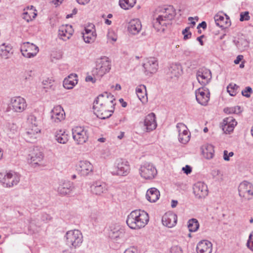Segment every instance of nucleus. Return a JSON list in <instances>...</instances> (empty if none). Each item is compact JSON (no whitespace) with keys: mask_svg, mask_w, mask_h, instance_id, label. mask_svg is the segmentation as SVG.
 I'll use <instances>...</instances> for the list:
<instances>
[{"mask_svg":"<svg viewBox=\"0 0 253 253\" xmlns=\"http://www.w3.org/2000/svg\"><path fill=\"white\" fill-rule=\"evenodd\" d=\"M114 96L110 93L105 92L99 94L93 102L94 113L101 119L109 118L114 110Z\"/></svg>","mask_w":253,"mask_h":253,"instance_id":"1","label":"nucleus"},{"mask_svg":"<svg viewBox=\"0 0 253 253\" xmlns=\"http://www.w3.org/2000/svg\"><path fill=\"white\" fill-rule=\"evenodd\" d=\"M175 11L172 6L162 8L160 14L154 19L153 24L157 32H164L166 28L171 24V21L175 15Z\"/></svg>","mask_w":253,"mask_h":253,"instance_id":"2","label":"nucleus"},{"mask_svg":"<svg viewBox=\"0 0 253 253\" xmlns=\"http://www.w3.org/2000/svg\"><path fill=\"white\" fill-rule=\"evenodd\" d=\"M148 214L144 211L134 210L127 217L126 220L127 226L132 229H138L144 227L149 221Z\"/></svg>","mask_w":253,"mask_h":253,"instance_id":"3","label":"nucleus"},{"mask_svg":"<svg viewBox=\"0 0 253 253\" xmlns=\"http://www.w3.org/2000/svg\"><path fill=\"white\" fill-rule=\"evenodd\" d=\"M110 69V61L108 57L104 56L97 60L96 67L92 70V73L94 76L101 78Z\"/></svg>","mask_w":253,"mask_h":253,"instance_id":"4","label":"nucleus"},{"mask_svg":"<svg viewBox=\"0 0 253 253\" xmlns=\"http://www.w3.org/2000/svg\"><path fill=\"white\" fill-rule=\"evenodd\" d=\"M114 167V169L111 172L113 175L126 176L130 170L128 162L121 158L116 160Z\"/></svg>","mask_w":253,"mask_h":253,"instance_id":"5","label":"nucleus"},{"mask_svg":"<svg viewBox=\"0 0 253 253\" xmlns=\"http://www.w3.org/2000/svg\"><path fill=\"white\" fill-rule=\"evenodd\" d=\"M66 236L67 244L70 248H77L81 246L83 243L82 233L78 230L68 231Z\"/></svg>","mask_w":253,"mask_h":253,"instance_id":"6","label":"nucleus"},{"mask_svg":"<svg viewBox=\"0 0 253 253\" xmlns=\"http://www.w3.org/2000/svg\"><path fill=\"white\" fill-rule=\"evenodd\" d=\"M20 176L15 172L0 173V182L4 187H11L17 185Z\"/></svg>","mask_w":253,"mask_h":253,"instance_id":"7","label":"nucleus"},{"mask_svg":"<svg viewBox=\"0 0 253 253\" xmlns=\"http://www.w3.org/2000/svg\"><path fill=\"white\" fill-rule=\"evenodd\" d=\"M26 100L21 96H15L11 98L8 108L14 113H22L27 108Z\"/></svg>","mask_w":253,"mask_h":253,"instance_id":"8","label":"nucleus"},{"mask_svg":"<svg viewBox=\"0 0 253 253\" xmlns=\"http://www.w3.org/2000/svg\"><path fill=\"white\" fill-rule=\"evenodd\" d=\"M139 173L141 176L145 179H152L157 174L155 167L150 163L145 162L140 167Z\"/></svg>","mask_w":253,"mask_h":253,"instance_id":"9","label":"nucleus"},{"mask_svg":"<svg viewBox=\"0 0 253 253\" xmlns=\"http://www.w3.org/2000/svg\"><path fill=\"white\" fill-rule=\"evenodd\" d=\"M239 196L245 200L253 198V185L251 183L244 181L238 187Z\"/></svg>","mask_w":253,"mask_h":253,"instance_id":"10","label":"nucleus"},{"mask_svg":"<svg viewBox=\"0 0 253 253\" xmlns=\"http://www.w3.org/2000/svg\"><path fill=\"white\" fill-rule=\"evenodd\" d=\"M20 51L24 57L31 58L36 56L39 49L38 46L34 43L25 42L21 45Z\"/></svg>","mask_w":253,"mask_h":253,"instance_id":"11","label":"nucleus"},{"mask_svg":"<svg viewBox=\"0 0 253 253\" xmlns=\"http://www.w3.org/2000/svg\"><path fill=\"white\" fill-rule=\"evenodd\" d=\"M73 137L78 144H83L87 139V131L83 127L76 126L72 129Z\"/></svg>","mask_w":253,"mask_h":253,"instance_id":"12","label":"nucleus"},{"mask_svg":"<svg viewBox=\"0 0 253 253\" xmlns=\"http://www.w3.org/2000/svg\"><path fill=\"white\" fill-rule=\"evenodd\" d=\"M197 101L202 105L206 106L210 100V93L208 89L201 87L195 91Z\"/></svg>","mask_w":253,"mask_h":253,"instance_id":"13","label":"nucleus"},{"mask_svg":"<svg viewBox=\"0 0 253 253\" xmlns=\"http://www.w3.org/2000/svg\"><path fill=\"white\" fill-rule=\"evenodd\" d=\"M109 237L115 242H118L125 234V231L119 225H112L109 227Z\"/></svg>","mask_w":253,"mask_h":253,"instance_id":"14","label":"nucleus"},{"mask_svg":"<svg viewBox=\"0 0 253 253\" xmlns=\"http://www.w3.org/2000/svg\"><path fill=\"white\" fill-rule=\"evenodd\" d=\"M143 66L146 75L154 74L157 72L158 68V61L154 57H150L146 59Z\"/></svg>","mask_w":253,"mask_h":253,"instance_id":"15","label":"nucleus"},{"mask_svg":"<svg viewBox=\"0 0 253 253\" xmlns=\"http://www.w3.org/2000/svg\"><path fill=\"white\" fill-rule=\"evenodd\" d=\"M193 189L194 195L198 199L205 198L208 195V187L204 182H198L196 183L193 186Z\"/></svg>","mask_w":253,"mask_h":253,"instance_id":"16","label":"nucleus"},{"mask_svg":"<svg viewBox=\"0 0 253 253\" xmlns=\"http://www.w3.org/2000/svg\"><path fill=\"white\" fill-rule=\"evenodd\" d=\"M142 124L144 126V130L147 132L155 129L157 127L155 114L153 113L148 114L146 116Z\"/></svg>","mask_w":253,"mask_h":253,"instance_id":"17","label":"nucleus"},{"mask_svg":"<svg viewBox=\"0 0 253 253\" xmlns=\"http://www.w3.org/2000/svg\"><path fill=\"white\" fill-rule=\"evenodd\" d=\"M50 114L51 120L53 122L58 123L65 119V113L62 107L60 105L54 107Z\"/></svg>","mask_w":253,"mask_h":253,"instance_id":"18","label":"nucleus"},{"mask_svg":"<svg viewBox=\"0 0 253 253\" xmlns=\"http://www.w3.org/2000/svg\"><path fill=\"white\" fill-rule=\"evenodd\" d=\"M177 215L172 212H167L162 217L163 224L169 228L174 226L177 222Z\"/></svg>","mask_w":253,"mask_h":253,"instance_id":"19","label":"nucleus"},{"mask_svg":"<svg viewBox=\"0 0 253 253\" xmlns=\"http://www.w3.org/2000/svg\"><path fill=\"white\" fill-rule=\"evenodd\" d=\"M237 124V123L233 117H227L223 121L222 125V130L225 133H229L234 130Z\"/></svg>","mask_w":253,"mask_h":253,"instance_id":"20","label":"nucleus"},{"mask_svg":"<svg viewBox=\"0 0 253 253\" xmlns=\"http://www.w3.org/2000/svg\"><path fill=\"white\" fill-rule=\"evenodd\" d=\"M90 188L91 192L96 195H100L107 190L106 184L101 181L93 182Z\"/></svg>","mask_w":253,"mask_h":253,"instance_id":"21","label":"nucleus"},{"mask_svg":"<svg viewBox=\"0 0 253 253\" xmlns=\"http://www.w3.org/2000/svg\"><path fill=\"white\" fill-rule=\"evenodd\" d=\"M212 245L208 240H202L199 242L196 247L197 253H211Z\"/></svg>","mask_w":253,"mask_h":253,"instance_id":"22","label":"nucleus"},{"mask_svg":"<svg viewBox=\"0 0 253 253\" xmlns=\"http://www.w3.org/2000/svg\"><path fill=\"white\" fill-rule=\"evenodd\" d=\"M78 170L82 175L86 176L92 172L93 166L89 162L82 161L79 163Z\"/></svg>","mask_w":253,"mask_h":253,"instance_id":"23","label":"nucleus"},{"mask_svg":"<svg viewBox=\"0 0 253 253\" xmlns=\"http://www.w3.org/2000/svg\"><path fill=\"white\" fill-rule=\"evenodd\" d=\"M73 188L72 183L68 181H64L59 183L57 188V191L59 194L65 196L69 194L72 191Z\"/></svg>","mask_w":253,"mask_h":253,"instance_id":"24","label":"nucleus"},{"mask_svg":"<svg viewBox=\"0 0 253 253\" xmlns=\"http://www.w3.org/2000/svg\"><path fill=\"white\" fill-rule=\"evenodd\" d=\"M43 158L42 153L40 151L38 148L34 149L33 151L29 155L30 163L34 165H38Z\"/></svg>","mask_w":253,"mask_h":253,"instance_id":"25","label":"nucleus"},{"mask_svg":"<svg viewBox=\"0 0 253 253\" xmlns=\"http://www.w3.org/2000/svg\"><path fill=\"white\" fill-rule=\"evenodd\" d=\"M181 71V67L179 65L172 64L167 72V77L171 79H176L180 75Z\"/></svg>","mask_w":253,"mask_h":253,"instance_id":"26","label":"nucleus"},{"mask_svg":"<svg viewBox=\"0 0 253 253\" xmlns=\"http://www.w3.org/2000/svg\"><path fill=\"white\" fill-rule=\"evenodd\" d=\"M40 127L34 126V128H32L29 127L24 134L25 140L31 143L34 142L37 138L38 133L40 132Z\"/></svg>","mask_w":253,"mask_h":253,"instance_id":"27","label":"nucleus"},{"mask_svg":"<svg viewBox=\"0 0 253 253\" xmlns=\"http://www.w3.org/2000/svg\"><path fill=\"white\" fill-rule=\"evenodd\" d=\"M142 25L141 22L138 19L131 20L128 23V31L132 35H136L141 30Z\"/></svg>","mask_w":253,"mask_h":253,"instance_id":"28","label":"nucleus"},{"mask_svg":"<svg viewBox=\"0 0 253 253\" xmlns=\"http://www.w3.org/2000/svg\"><path fill=\"white\" fill-rule=\"evenodd\" d=\"M211 78V73L209 70L204 72L198 71L197 73V79L199 83L203 85L208 84Z\"/></svg>","mask_w":253,"mask_h":253,"instance_id":"29","label":"nucleus"},{"mask_svg":"<svg viewBox=\"0 0 253 253\" xmlns=\"http://www.w3.org/2000/svg\"><path fill=\"white\" fill-rule=\"evenodd\" d=\"M176 127L182 129V132H180V134L178 135L179 141L183 144L188 142L189 140V134L187 130L186 126L183 123H178L176 125Z\"/></svg>","mask_w":253,"mask_h":253,"instance_id":"30","label":"nucleus"},{"mask_svg":"<svg viewBox=\"0 0 253 253\" xmlns=\"http://www.w3.org/2000/svg\"><path fill=\"white\" fill-rule=\"evenodd\" d=\"M226 17L220 15H216L214 16V20L216 25L222 28L225 29L228 28L231 25V22L229 18L225 15Z\"/></svg>","mask_w":253,"mask_h":253,"instance_id":"31","label":"nucleus"},{"mask_svg":"<svg viewBox=\"0 0 253 253\" xmlns=\"http://www.w3.org/2000/svg\"><path fill=\"white\" fill-rule=\"evenodd\" d=\"M71 26H62L60 27L58 31V36L63 41H66L69 39L72 33Z\"/></svg>","mask_w":253,"mask_h":253,"instance_id":"32","label":"nucleus"},{"mask_svg":"<svg viewBox=\"0 0 253 253\" xmlns=\"http://www.w3.org/2000/svg\"><path fill=\"white\" fill-rule=\"evenodd\" d=\"M136 93L139 99L143 104L148 101V98L145 85L141 84L136 88Z\"/></svg>","mask_w":253,"mask_h":253,"instance_id":"33","label":"nucleus"},{"mask_svg":"<svg viewBox=\"0 0 253 253\" xmlns=\"http://www.w3.org/2000/svg\"><path fill=\"white\" fill-rule=\"evenodd\" d=\"M160 195L159 191L156 188L153 187L147 190L146 197L149 202L154 203L159 199Z\"/></svg>","mask_w":253,"mask_h":253,"instance_id":"34","label":"nucleus"},{"mask_svg":"<svg viewBox=\"0 0 253 253\" xmlns=\"http://www.w3.org/2000/svg\"><path fill=\"white\" fill-rule=\"evenodd\" d=\"M77 76L76 74H71L63 81V86L66 89H72L77 84Z\"/></svg>","mask_w":253,"mask_h":253,"instance_id":"35","label":"nucleus"},{"mask_svg":"<svg viewBox=\"0 0 253 253\" xmlns=\"http://www.w3.org/2000/svg\"><path fill=\"white\" fill-rule=\"evenodd\" d=\"M203 156L207 159H212L214 156V148L211 144H206L201 147Z\"/></svg>","mask_w":253,"mask_h":253,"instance_id":"36","label":"nucleus"},{"mask_svg":"<svg viewBox=\"0 0 253 253\" xmlns=\"http://www.w3.org/2000/svg\"><path fill=\"white\" fill-rule=\"evenodd\" d=\"M12 54V48L10 46L5 45V43L0 46V55L2 58L8 59Z\"/></svg>","mask_w":253,"mask_h":253,"instance_id":"37","label":"nucleus"},{"mask_svg":"<svg viewBox=\"0 0 253 253\" xmlns=\"http://www.w3.org/2000/svg\"><path fill=\"white\" fill-rule=\"evenodd\" d=\"M55 137L58 142L61 144H65L68 141V135L64 130H59L57 131Z\"/></svg>","mask_w":253,"mask_h":253,"instance_id":"38","label":"nucleus"},{"mask_svg":"<svg viewBox=\"0 0 253 253\" xmlns=\"http://www.w3.org/2000/svg\"><path fill=\"white\" fill-rule=\"evenodd\" d=\"M34 8V6L31 5L29 11H24L23 13V18L28 22L35 18L37 15V13L35 12L36 10Z\"/></svg>","mask_w":253,"mask_h":253,"instance_id":"39","label":"nucleus"},{"mask_svg":"<svg viewBox=\"0 0 253 253\" xmlns=\"http://www.w3.org/2000/svg\"><path fill=\"white\" fill-rule=\"evenodd\" d=\"M136 0H120V6L124 9H128L134 6Z\"/></svg>","mask_w":253,"mask_h":253,"instance_id":"40","label":"nucleus"},{"mask_svg":"<svg viewBox=\"0 0 253 253\" xmlns=\"http://www.w3.org/2000/svg\"><path fill=\"white\" fill-rule=\"evenodd\" d=\"M188 227L190 232L196 231L199 227L198 220L195 218L190 219L188 222Z\"/></svg>","mask_w":253,"mask_h":253,"instance_id":"41","label":"nucleus"},{"mask_svg":"<svg viewBox=\"0 0 253 253\" xmlns=\"http://www.w3.org/2000/svg\"><path fill=\"white\" fill-rule=\"evenodd\" d=\"M249 46V42L247 40L241 38L239 39L237 43V46L241 51L246 50Z\"/></svg>","mask_w":253,"mask_h":253,"instance_id":"42","label":"nucleus"},{"mask_svg":"<svg viewBox=\"0 0 253 253\" xmlns=\"http://www.w3.org/2000/svg\"><path fill=\"white\" fill-rule=\"evenodd\" d=\"M27 120L28 123L29 124V127L32 128H34V126L39 127L40 121L37 119V118L34 115H30Z\"/></svg>","mask_w":253,"mask_h":253,"instance_id":"43","label":"nucleus"},{"mask_svg":"<svg viewBox=\"0 0 253 253\" xmlns=\"http://www.w3.org/2000/svg\"><path fill=\"white\" fill-rule=\"evenodd\" d=\"M239 88V86L235 84H230L227 87V91L231 96H235Z\"/></svg>","mask_w":253,"mask_h":253,"instance_id":"44","label":"nucleus"},{"mask_svg":"<svg viewBox=\"0 0 253 253\" xmlns=\"http://www.w3.org/2000/svg\"><path fill=\"white\" fill-rule=\"evenodd\" d=\"M83 37L84 41L86 43L92 42L95 39L96 34L93 33H88V34H83Z\"/></svg>","mask_w":253,"mask_h":253,"instance_id":"45","label":"nucleus"},{"mask_svg":"<svg viewBox=\"0 0 253 253\" xmlns=\"http://www.w3.org/2000/svg\"><path fill=\"white\" fill-rule=\"evenodd\" d=\"M54 82V81L52 79L47 78L45 80H43L42 83L43 85L44 88H49L51 87L52 86V84Z\"/></svg>","mask_w":253,"mask_h":253,"instance_id":"46","label":"nucleus"},{"mask_svg":"<svg viewBox=\"0 0 253 253\" xmlns=\"http://www.w3.org/2000/svg\"><path fill=\"white\" fill-rule=\"evenodd\" d=\"M190 28V27H187L182 32V33L184 36L183 39L184 40L189 39L191 37L192 34L189 32Z\"/></svg>","mask_w":253,"mask_h":253,"instance_id":"47","label":"nucleus"},{"mask_svg":"<svg viewBox=\"0 0 253 253\" xmlns=\"http://www.w3.org/2000/svg\"><path fill=\"white\" fill-rule=\"evenodd\" d=\"M247 247L253 251V232L250 235L247 243Z\"/></svg>","mask_w":253,"mask_h":253,"instance_id":"48","label":"nucleus"},{"mask_svg":"<svg viewBox=\"0 0 253 253\" xmlns=\"http://www.w3.org/2000/svg\"><path fill=\"white\" fill-rule=\"evenodd\" d=\"M250 19L249 12L248 11L242 12L240 13V20L241 21H247Z\"/></svg>","mask_w":253,"mask_h":253,"instance_id":"49","label":"nucleus"},{"mask_svg":"<svg viewBox=\"0 0 253 253\" xmlns=\"http://www.w3.org/2000/svg\"><path fill=\"white\" fill-rule=\"evenodd\" d=\"M89 217L92 221L97 222L99 218V214L96 211H92L91 212Z\"/></svg>","mask_w":253,"mask_h":253,"instance_id":"50","label":"nucleus"},{"mask_svg":"<svg viewBox=\"0 0 253 253\" xmlns=\"http://www.w3.org/2000/svg\"><path fill=\"white\" fill-rule=\"evenodd\" d=\"M252 92V88L250 86H247L245 88V89L242 91V95L249 97L250 96L251 93Z\"/></svg>","mask_w":253,"mask_h":253,"instance_id":"51","label":"nucleus"},{"mask_svg":"<svg viewBox=\"0 0 253 253\" xmlns=\"http://www.w3.org/2000/svg\"><path fill=\"white\" fill-rule=\"evenodd\" d=\"M171 253H183L182 250L180 246H173L170 249Z\"/></svg>","mask_w":253,"mask_h":253,"instance_id":"52","label":"nucleus"},{"mask_svg":"<svg viewBox=\"0 0 253 253\" xmlns=\"http://www.w3.org/2000/svg\"><path fill=\"white\" fill-rule=\"evenodd\" d=\"M52 219L51 216L46 213H44L42 215L41 219L44 222H47Z\"/></svg>","mask_w":253,"mask_h":253,"instance_id":"53","label":"nucleus"},{"mask_svg":"<svg viewBox=\"0 0 253 253\" xmlns=\"http://www.w3.org/2000/svg\"><path fill=\"white\" fill-rule=\"evenodd\" d=\"M94 25L93 24H91V25L89 26L88 27H86L84 29V33H83V34H88V33H95V29H94Z\"/></svg>","mask_w":253,"mask_h":253,"instance_id":"54","label":"nucleus"},{"mask_svg":"<svg viewBox=\"0 0 253 253\" xmlns=\"http://www.w3.org/2000/svg\"><path fill=\"white\" fill-rule=\"evenodd\" d=\"M124 253H138V251L134 247H131L126 250Z\"/></svg>","mask_w":253,"mask_h":253,"instance_id":"55","label":"nucleus"},{"mask_svg":"<svg viewBox=\"0 0 253 253\" xmlns=\"http://www.w3.org/2000/svg\"><path fill=\"white\" fill-rule=\"evenodd\" d=\"M236 108L234 107H227L224 109V112L226 114H232L236 112Z\"/></svg>","mask_w":253,"mask_h":253,"instance_id":"56","label":"nucleus"},{"mask_svg":"<svg viewBox=\"0 0 253 253\" xmlns=\"http://www.w3.org/2000/svg\"><path fill=\"white\" fill-rule=\"evenodd\" d=\"M182 170L184 171L185 173L186 174H188L190 173L192 171V168L190 166L188 165H186L185 167L182 168Z\"/></svg>","mask_w":253,"mask_h":253,"instance_id":"57","label":"nucleus"},{"mask_svg":"<svg viewBox=\"0 0 253 253\" xmlns=\"http://www.w3.org/2000/svg\"><path fill=\"white\" fill-rule=\"evenodd\" d=\"M85 81L91 82L94 83L95 82L96 79L95 78H93L91 76H88L85 78Z\"/></svg>","mask_w":253,"mask_h":253,"instance_id":"58","label":"nucleus"},{"mask_svg":"<svg viewBox=\"0 0 253 253\" xmlns=\"http://www.w3.org/2000/svg\"><path fill=\"white\" fill-rule=\"evenodd\" d=\"M200 27H202L204 29H206L207 28V23L205 21H203L201 23H200L197 28L199 29Z\"/></svg>","mask_w":253,"mask_h":253,"instance_id":"59","label":"nucleus"},{"mask_svg":"<svg viewBox=\"0 0 253 253\" xmlns=\"http://www.w3.org/2000/svg\"><path fill=\"white\" fill-rule=\"evenodd\" d=\"M243 56L241 55H238L236 59L234 60V63L236 64H238L240 63V62L243 59Z\"/></svg>","mask_w":253,"mask_h":253,"instance_id":"60","label":"nucleus"},{"mask_svg":"<svg viewBox=\"0 0 253 253\" xmlns=\"http://www.w3.org/2000/svg\"><path fill=\"white\" fill-rule=\"evenodd\" d=\"M223 158L225 161H228L229 160V156L227 150L224 151Z\"/></svg>","mask_w":253,"mask_h":253,"instance_id":"61","label":"nucleus"},{"mask_svg":"<svg viewBox=\"0 0 253 253\" xmlns=\"http://www.w3.org/2000/svg\"><path fill=\"white\" fill-rule=\"evenodd\" d=\"M220 174V171L218 169L213 170L212 171V174L213 176L215 177L219 175Z\"/></svg>","mask_w":253,"mask_h":253,"instance_id":"62","label":"nucleus"},{"mask_svg":"<svg viewBox=\"0 0 253 253\" xmlns=\"http://www.w3.org/2000/svg\"><path fill=\"white\" fill-rule=\"evenodd\" d=\"M77 1L79 4L84 5L88 3L90 0H77Z\"/></svg>","mask_w":253,"mask_h":253,"instance_id":"63","label":"nucleus"},{"mask_svg":"<svg viewBox=\"0 0 253 253\" xmlns=\"http://www.w3.org/2000/svg\"><path fill=\"white\" fill-rule=\"evenodd\" d=\"M234 108H236V112H234V114H239L242 112V110L240 106H235Z\"/></svg>","mask_w":253,"mask_h":253,"instance_id":"64","label":"nucleus"}]
</instances>
